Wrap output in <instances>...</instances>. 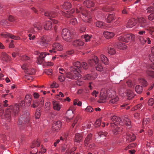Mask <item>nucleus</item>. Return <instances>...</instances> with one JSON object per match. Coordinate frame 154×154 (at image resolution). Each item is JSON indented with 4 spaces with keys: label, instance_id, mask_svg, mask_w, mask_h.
Here are the masks:
<instances>
[{
    "label": "nucleus",
    "instance_id": "f257e3e1",
    "mask_svg": "<svg viewBox=\"0 0 154 154\" xmlns=\"http://www.w3.org/2000/svg\"><path fill=\"white\" fill-rule=\"evenodd\" d=\"M73 67H72L71 71L66 73L67 78L71 79L77 80L80 79L82 76L80 72H81L82 67L80 62L77 61L73 63Z\"/></svg>",
    "mask_w": 154,
    "mask_h": 154
},
{
    "label": "nucleus",
    "instance_id": "f03ea898",
    "mask_svg": "<svg viewBox=\"0 0 154 154\" xmlns=\"http://www.w3.org/2000/svg\"><path fill=\"white\" fill-rule=\"evenodd\" d=\"M25 101H21L20 104H15L14 107L11 106L8 108L5 112V116L6 118L10 119L11 118V111H12L15 115L17 114L19 112L20 106H23L25 105Z\"/></svg>",
    "mask_w": 154,
    "mask_h": 154
},
{
    "label": "nucleus",
    "instance_id": "7ed1b4c3",
    "mask_svg": "<svg viewBox=\"0 0 154 154\" xmlns=\"http://www.w3.org/2000/svg\"><path fill=\"white\" fill-rule=\"evenodd\" d=\"M111 120L113 123L111 122L110 125L112 129L113 133L115 135H116L119 133V132L122 130L121 128L118 127L116 124L122 125L123 123L121 119L117 116H114L111 118Z\"/></svg>",
    "mask_w": 154,
    "mask_h": 154
},
{
    "label": "nucleus",
    "instance_id": "20e7f679",
    "mask_svg": "<svg viewBox=\"0 0 154 154\" xmlns=\"http://www.w3.org/2000/svg\"><path fill=\"white\" fill-rule=\"evenodd\" d=\"M80 12H81L80 17L82 19V17L83 18H85L84 20L85 22H89L91 20V17L88 14V13L86 10L84 9L81 6L78 5L76 8V12L79 13Z\"/></svg>",
    "mask_w": 154,
    "mask_h": 154
},
{
    "label": "nucleus",
    "instance_id": "39448f33",
    "mask_svg": "<svg viewBox=\"0 0 154 154\" xmlns=\"http://www.w3.org/2000/svg\"><path fill=\"white\" fill-rule=\"evenodd\" d=\"M135 38V36L134 35L127 33L122 34L118 37L119 41L125 42H128L131 40H134Z\"/></svg>",
    "mask_w": 154,
    "mask_h": 154
},
{
    "label": "nucleus",
    "instance_id": "423d86ee",
    "mask_svg": "<svg viewBox=\"0 0 154 154\" xmlns=\"http://www.w3.org/2000/svg\"><path fill=\"white\" fill-rule=\"evenodd\" d=\"M138 21L139 26L143 28L146 29V30L149 31V32L152 35L154 32V28L149 27L147 28L148 24L146 22V20L143 17H140L138 19Z\"/></svg>",
    "mask_w": 154,
    "mask_h": 154
},
{
    "label": "nucleus",
    "instance_id": "0eeeda50",
    "mask_svg": "<svg viewBox=\"0 0 154 154\" xmlns=\"http://www.w3.org/2000/svg\"><path fill=\"white\" fill-rule=\"evenodd\" d=\"M74 11L75 10L72 9L70 11H67L66 12H64L63 13V14L66 17L71 18L70 20V23L73 25H75L77 23L76 19L73 17V15L72 14Z\"/></svg>",
    "mask_w": 154,
    "mask_h": 154
},
{
    "label": "nucleus",
    "instance_id": "6e6552de",
    "mask_svg": "<svg viewBox=\"0 0 154 154\" xmlns=\"http://www.w3.org/2000/svg\"><path fill=\"white\" fill-rule=\"evenodd\" d=\"M50 40L48 37L43 36L41 37L39 40L36 43L42 48H46L48 45Z\"/></svg>",
    "mask_w": 154,
    "mask_h": 154
},
{
    "label": "nucleus",
    "instance_id": "1a4fd4ad",
    "mask_svg": "<svg viewBox=\"0 0 154 154\" xmlns=\"http://www.w3.org/2000/svg\"><path fill=\"white\" fill-rule=\"evenodd\" d=\"M66 115L68 117V119L71 120V122L72 123V127L73 128L75 125L77 123L79 119V117L77 116L74 118H72V117L74 116L73 111L71 109H68L66 112Z\"/></svg>",
    "mask_w": 154,
    "mask_h": 154
},
{
    "label": "nucleus",
    "instance_id": "9d476101",
    "mask_svg": "<svg viewBox=\"0 0 154 154\" xmlns=\"http://www.w3.org/2000/svg\"><path fill=\"white\" fill-rule=\"evenodd\" d=\"M61 34L63 38L66 41L69 42L72 41V34L67 29H63L62 30Z\"/></svg>",
    "mask_w": 154,
    "mask_h": 154
},
{
    "label": "nucleus",
    "instance_id": "9b49d317",
    "mask_svg": "<svg viewBox=\"0 0 154 154\" xmlns=\"http://www.w3.org/2000/svg\"><path fill=\"white\" fill-rule=\"evenodd\" d=\"M62 46L60 44L58 43H54L50 49L49 50L50 53L55 54L57 53V51H61L63 50Z\"/></svg>",
    "mask_w": 154,
    "mask_h": 154
},
{
    "label": "nucleus",
    "instance_id": "f8f14e48",
    "mask_svg": "<svg viewBox=\"0 0 154 154\" xmlns=\"http://www.w3.org/2000/svg\"><path fill=\"white\" fill-rule=\"evenodd\" d=\"M106 100H108V89L103 88L101 91L100 100H98V102L99 103H103Z\"/></svg>",
    "mask_w": 154,
    "mask_h": 154
},
{
    "label": "nucleus",
    "instance_id": "ddd939ff",
    "mask_svg": "<svg viewBox=\"0 0 154 154\" xmlns=\"http://www.w3.org/2000/svg\"><path fill=\"white\" fill-rule=\"evenodd\" d=\"M29 114L26 112V114L21 116L18 122V124L21 125L23 124L28 123L29 121Z\"/></svg>",
    "mask_w": 154,
    "mask_h": 154
},
{
    "label": "nucleus",
    "instance_id": "4468645a",
    "mask_svg": "<svg viewBox=\"0 0 154 154\" xmlns=\"http://www.w3.org/2000/svg\"><path fill=\"white\" fill-rule=\"evenodd\" d=\"M61 126V122L60 121L53 123L52 127V130L54 131H58Z\"/></svg>",
    "mask_w": 154,
    "mask_h": 154
},
{
    "label": "nucleus",
    "instance_id": "2eb2a0df",
    "mask_svg": "<svg viewBox=\"0 0 154 154\" xmlns=\"http://www.w3.org/2000/svg\"><path fill=\"white\" fill-rule=\"evenodd\" d=\"M1 35L4 37H9L10 38L14 40H18L20 38L18 36L13 35L11 34H10L7 32H4L3 33H2L1 34Z\"/></svg>",
    "mask_w": 154,
    "mask_h": 154
},
{
    "label": "nucleus",
    "instance_id": "dca6fc26",
    "mask_svg": "<svg viewBox=\"0 0 154 154\" xmlns=\"http://www.w3.org/2000/svg\"><path fill=\"white\" fill-rule=\"evenodd\" d=\"M124 95L126 96L127 99L130 100L132 99L134 97L135 94L133 93L132 91L131 90H128L124 93Z\"/></svg>",
    "mask_w": 154,
    "mask_h": 154
},
{
    "label": "nucleus",
    "instance_id": "f3484780",
    "mask_svg": "<svg viewBox=\"0 0 154 154\" xmlns=\"http://www.w3.org/2000/svg\"><path fill=\"white\" fill-rule=\"evenodd\" d=\"M137 20L134 18L130 19L127 24V27L128 28H132L135 26L137 23Z\"/></svg>",
    "mask_w": 154,
    "mask_h": 154
},
{
    "label": "nucleus",
    "instance_id": "a211bd4d",
    "mask_svg": "<svg viewBox=\"0 0 154 154\" xmlns=\"http://www.w3.org/2000/svg\"><path fill=\"white\" fill-rule=\"evenodd\" d=\"M83 137L81 134L79 133H76L74 141L75 142L80 143L82 140Z\"/></svg>",
    "mask_w": 154,
    "mask_h": 154
},
{
    "label": "nucleus",
    "instance_id": "6ab92c4d",
    "mask_svg": "<svg viewBox=\"0 0 154 154\" xmlns=\"http://www.w3.org/2000/svg\"><path fill=\"white\" fill-rule=\"evenodd\" d=\"M45 15L49 17L50 20L55 17L57 15L54 12L52 11L51 12H47L45 13Z\"/></svg>",
    "mask_w": 154,
    "mask_h": 154
},
{
    "label": "nucleus",
    "instance_id": "aec40b11",
    "mask_svg": "<svg viewBox=\"0 0 154 154\" xmlns=\"http://www.w3.org/2000/svg\"><path fill=\"white\" fill-rule=\"evenodd\" d=\"M98 59L97 56H94V58L93 59H90L88 61V63L91 66H92L94 63L96 64H97L98 62Z\"/></svg>",
    "mask_w": 154,
    "mask_h": 154
},
{
    "label": "nucleus",
    "instance_id": "412c9836",
    "mask_svg": "<svg viewBox=\"0 0 154 154\" xmlns=\"http://www.w3.org/2000/svg\"><path fill=\"white\" fill-rule=\"evenodd\" d=\"M114 46L115 47L123 50L126 49L127 47L124 43H122L121 42L116 43Z\"/></svg>",
    "mask_w": 154,
    "mask_h": 154
},
{
    "label": "nucleus",
    "instance_id": "4be33fe9",
    "mask_svg": "<svg viewBox=\"0 0 154 154\" xmlns=\"http://www.w3.org/2000/svg\"><path fill=\"white\" fill-rule=\"evenodd\" d=\"M103 35L106 38L109 39L113 37L114 35V34L113 32L106 31L104 32Z\"/></svg>",
    "mask_w": 154,
    "mask_h": 154
},
{
    "label": "nucleus",
    "instance_id": "5701e85b",
    "mask_svg": "<svg viewBox=\"0 0 154 154\" xmlns=\"http://www.w3.org/2000/svg\"><path fill=\"white\" fill-rule=\"evenodd\" d=\"M52 27V21H47L44 25V28L46 30L50 29Z\"/></svg>",
    "mask_w": 154,
    "mask_h": 154
},
{
    "label": "nucleus",
    "instance_id": "b1692460",
    "mask_svg": "<svg viewBox=\"0 0 154 154\" xmlns=\"http://www.w3.org/2000/svg\"><path fill=\"white\" fill-rule=\"evenodd\" d=\"M97 77V76L96 75L94 76L91 74H88L85 75L83 78L85 80H93Z\"/></svg>",
    "mask_w": 154,
    "mask_h": 154
},
{
    "label": "nucleus",
    "instance_id": "393cba45",
    "mask_svg": "<svg viewBox=\"0 0 154 154\" xmlns=\"http://www.w3.org/2000/svg\"><path fill=\"white\" fill-rule=\"evenodd\" d=\"M32 101L31 96L29 94H27L25 97V101L27 103L28 106L30 105V103Z\"/></svg>",
    "mask_w": 154,
    "mask_h": 154
},
{
    "label": "nucleus",
    "instance_id": "a878e982",
    "mask_svg": "<svg viewBox=\"0 0 154 154\" xmlns=\"http://www.w3.org/2000/svg\"><path fill=\"white\" fill-rule=\"evenodd\" d=\"M53 107L54 110L59 111L60 109V104L57 103L55 101H53Z\"/></svg>",
    "mask_w": 154,
    "mask_h": 154
},
{
    "label": "nucleus",
    "instance_id": "bb28decb",
    "mask_svg": "<svg viewBox=\"0 0 154 154\" xmlns=\"http://www.w3.org/2000/svg\"><path fill=\"white\" fill-rule=\"evenodd\" d=\"M115 15L114 13H112L106 16L107 17L106 18L107 22L109 23L112 21L114 19Z\"/></svg>",
    "mask_w": 154,
    "mask_h": 154
},
{
    "label": "nucleus",
    "instance_id": "cd10ccee",
    "mask_svg": "<svg viewBox=\"0 0 154 154\" xmlns=\"http://www.w3.org/2000/svg\"><path fill=\"white\" fill-rule=\"evenodd\" d=\"M92 134H88L84 141L85 146L88 145L92 139Z\"/></svg>",
    "mask_w": 154,
    "mask_h": 154
},
{
    "label": "nucleus",
    "instance_id": "c85d7f7f",
    "mask_svg": "<svg viewBox=\"0 0 154 154\" xmlns=\"http://www.w3.org/2000/svg\"><path fill=\"white\" fill-rule=\"evenodd\" d=\"M34 28L36 29V30L38 31L41 30L42 29V25L40 22L35 23L33 24Z\"/></svg>",
    "mask_w": 154,
    "mask_h": 154
},
{
    "label": "nucleus",
    "instance_id": "c756f323",
    "mask_svg": "<svg viewBox=\"0 0 154 154\" xmlns=\"http://www.w3.org/2000/svg\"><path fill=\"white\" fill-rule=\"evenodd\" d=\"M93 85L92 82H90L89 83V85H88V88H85L83 90V92L86 93H88L90 92V91L93 88Z\"/></svg>",
    "mask_w": 154,
    "mask_h": 154
},
{
    "label": "nucleus",
    "instance_id": "7c9ffc66",
    "mask_svg": "<svg viewBox=\"0 0 154 154\" xmlns=\"http://www.w3.org/2000/svg\"><path fill=\"white\" fill-rule=\"evenodd\" d=\"M84 4L87 8L92 7L94 5V3L92 1L89 0L85 1Z\"/></svg>",
    "mask_w": 154,
    "mask_h": 154
},
{
    "label": "nucleus",
    "instance_id": "2f4dec72",
    "mask_svg": "<svg viewBox=\"0 0 154 154\" xmlns=\"http://www.w3.org/2000/svg\"><path fill=\"white\" fill-rule=\"evenodd\" d=\"M73 44L75 46H79L83 45L84 43L80 40H76L73 42Z\"/></svg>",
    "mask_w": 154,
    "mask_h": 154
},
{
    "label": "nucleus",
    "instance_id": "473e14b6",
    "mask_svg": "<svg viewBox=\"0 0 154 154\" xmlns=\"http://www.w3.org/2000/svg\"><path fill=\"white\" fill-rule=\"evenodd\" d=\"M116 95V92L112 90L108 89V100L114 97Z\"/></svg>",
    "mask_w": 154,
    "mask_h": 154
},
{
    "label": "nucleus",
    "instance_id": "72a5a7b5",
    "mask_svg": "<svg viewBox=\"0 0 154 154\" xmlns=\"http://www.w3.org/2000/svg\"><path fill=\"white\" fill-rule=\"evenodd\" d=\"M35 72V70L33 68H31L30 67L28 68L26 72L29 75H34Z\"/></svg>",
    "mask_w": 154,
    "mask_h": 154
},
{
    "label": "nucleus",
    "instance_id": "f704fd0d",
    "mask_svg": "<svg viewBox=\"0 0 154 154\" xmlns=\"http://www.w3.org/2000/svg\"><path fill=\"white\" fill-rule=\"evenodd\" d=\"M71 5L69 2L64 3L63 5L60 6L62 8H63L65 9H69L71 8Z\"/></svg>",
    "mask_w": 154,
    "mask_h": 154
},
{
    "label": "nucleus",
    "instance_id": "c9c22d12",
    "mask_svg": "<svg viewBox=\"0 0 154 154\" xmlns=\"http://www.w3.org/2000/svg\"><path fill=\"white\" fill-rule=\"evenodd\" d=\"M100 59L102 62L105 65L108 63V60L106 57L105 55L101 54L100 55Z\"/></svg>",
    "mask_w": 154,
    "mask_h": 154
},
{
    "label": "nucleus",
    "instance_id": "e433bc0d",
    "mask_svg": "<svg viewBox=\"0 0 154 154\" xmlns=\"http://www.w3.org/2000/svg\"><path fill=\"white\" fill-rule=\"evenodd\" d=\"M135 90L137 93L140 94L143 91L142 87L140 85H137L135 87Z\"/></svg>",
    "mask_w": 154,
    "mask_h": 154
},
{
    "label": "nucleus",
    "instance_id": "4c0bfd02",
    "mask_svg": "<svg viewBox=\"0 0 154 154\" xmlns=\"http://www.w3.org/2000/svg\"><path fill=\"white\" fill-rule=\"evenodd\" d=\"M82 38L85 39V40L86 42L90 41V39L92 37V35H88V34L83 35L82 36Z\"/></svg>",
    "mask_w": 154,
    "mask_h": 154
},
{
    "label": "nucleus",
    "instance_id": "58836bf2",
    "mask_svg": "<svg viewBox=\"0 0 154 154\" xmlns=\"http://www.w3.org/2000/svg\"><path fill=\"white\" fill-rule=\"evenodd\" d=\"M40 145V142L39 140H36L32 143L31 146L32 148H33L35 147H38Z\"/></svg>",
    "mask_w": 154,
    "mask_h": 154
},
{
    "label": "nucleus",
    "instance_id": "ea45409f",
    "mask_svg": "<svg viewBox=\"0 0 154 154\" xmlns=\"http://www.w3.org/2000/svg\"><path fill=\"white\" fill-rule=\"evenodd\" d=\"M111 99L110 100V103H115L117 102L119 99V97L117 96H114V97H113L111 98Z\"/></svg>",
    "mask_w": 154,
    "mask_h": 154
},
{
    "label": "nucleus",
    "instance_id": "a19ab883",
    "mask_svg": "<svg viewBox=\"0 0 154 154\" xmlns=\"http://www.w3.org/2000/svg\"><path fill=\"white\" fill-rule=\"evenodd\" d=\"M124 122L125 124L127 126H130L131 125V121L127 116L124 117L123 119Z\"/></svg>",
    "mask_w": 154,
    "mask_h": 154
},
{
    "label": "nucleus",
    "instance_id": "79ce46f5",
    "mask_svg": "<svg viewBox=\"0 0 154 154\" xmlns=\"http://www.w3.org/2000/svg\"><path fill=\"white\" fill-rule=\"evenodd\" d=\"M140 83L144 87H146L148 85L147 82L144 79L141 78L139 80Z\"/></svg>",
    "mask_w": 154,
    "mask_h": 154
},
{
    "label": "nucleus",
    "instance_id": "37998d69",
    "mask_svg": "<svg viewBox=\"0 0 154 154\" xmlns=\"http://www.w3.org/2000/svg\"><path fill=\"white\" fill-rule=\"evenodd\" d=\"M51 103L49 102H47L45 103L44 109L45 110L48 112L50 109Z\"/></svg>",
    "mask_w": 154,
    "mask_h": 154
},
{
    "label": "nucleus",
    "instance_id": "c03bdc74",
    "mask_svg": "<svg viewBox=\"0 0 154 154\" xmlns=\"http://www.w3.org/2000/svg\"><path fill=\"white\" fill-rule=\"evenodd\" d=\"M146 74L148 76L152 78H154V72L149 70L146 72Z\"/></svg>",
    "mask_w": 154,
    "mask_h": 154
},
{
    "label": "nucleus",
    "instance_id": "a18cd8bd",
    "mask_svg": "<svg viewBox=\"0 0 154 154\" xmlns=\"http://www.w3.org/2000/svg\"><path fill=\"white\" fill-rule=\"evenodd\" d=\"M39 105V102L37 100L33 101L32 104L31 105V107L33 108H35Z\"/></svg>",
    "mask_w": 154,
    "mask_h": 154
},
{
    "label": "nucleus",
    "instance_id": "49530a36",
    "mask_svg": "<svg viewBox=\"0 0 154 154\" xmlns=\"http://www.w3.org/2000/svg\"><path fill=\"white\" fill-rule=\"evenodd\" d=\"M95 25L97 27L99 28H101L104 26V23L102 22L98 21L96 22Z\"/></svg>",
    "mask_w": 154,
    "mask_h": 154
},
{
    "label": "nucleus",
    "instance_id": "de8ad7c7",
    "mask_svg": "<svg viewBox=\"0 0 154 154\" xmlns=\"http://www.w3.org/2000/svg\"><path fill=\"white\" fill-rule=\"evenodd\" d=\"M139 41L142 45H144L146 42V40L144 39L142 36H139L138 37Z\"/></svg>",
    "mask_w": 154,
    "mask_h": 154
},
{
    "label": "nucleus",
    "instance_id": "09e8293b",
    "mask_svg": "<svg viewBox=\"0 0 154 154\" xmlns=\"http://www.w3.org/2000/svg\"><path fill=\"white\" fill-rule=\"evenodd\" d=\"M40 110L39 109H36L35 114V116L36 119H38L40 116L41 113L39 111Z\"/></svg>",
    "mask_w": 154,
    "mask_h": 154
},
{
    "label": "nucleus",
    "instance_id": "8fccbe9b",
    "mask_svg": "<svg viewBox=\"0 0 154 154\" xmlns=\"http://www.w3.org/2000/svg\"><path fill=\"white\" fill-rule=\"evenodd\" d=\"M108 53L111 55H113L116 53V51L112 48H108Z\"/></svg>",
    "mask_w": 154,
    "mask_h": 154
},
{
    "label": "nucleus",
    "instance_id": "3c124183",
    "mask_svg": "<svg viewBox=\"0 0 154 154\" xmlns=\"http://www.w3.org/2000/svg\"><path fill=\"white\" fill-rule=\"evenodd\" d=\"M49 54V53L47 52H42L40 53L39 57L45 60L44 58L47 55H48Z\"/></svg>",
    "mask_w": 154,
    "mask_h": 154
},
{
    "label": "nucleus",
    "instance_id": "603ef678",
    "mask_svg": "<svg viewBox=\"0 0 154 154\" xmlns=\"http://www.w3.org/2000/svg\"><path fill=\"white\" fill-rule=\"evenodd\" d=\"M82 68L83 69H86L88 68V66L87 63L85 62H83L81 64Z\"/></svg>",
    "mask_w": 154,
    "mask_h": 154
},
{
    "label": "nucleus",
    "instance_id": "864d4df0",
    "mask_svg": "<svg viewBox=\"0 0 154 154\" xmlns=\"http://www.w3.org/2000/svg\"><path fill=\"white\" fill-rule=\"evenodd\" d=\"M44 60L43 59H42L39 57L37 58L36 62L38 64H41L44 62Z\"/></svg>",
    "mask_w": 154,
    "mask_h": 154
},
{
    "label": "nucleus",
    "instance_id": "5fc2aeb1",
    "mask_svg": "<svg viewBox=\"0 0 154 154\" xmlns=\"http://www.w3.org/2000/svg\"><path fill=\"white\" fill-rule=\"evenodd\" d=\"M150 120V118H146L144 119V120L143 122V124L144 125H146L147 124L149 123V121Z\"/></svg>",
    "mask_w": 154,
    "mask_h": 154
},
{
    "label": "nucleus",
    "instance_id": "6e6d98bb",
    "mask_svg": "<svg viewBox=\"0 0 154 154\" xmlns=\"http://www.w3.org/2000/svg\"><path fill=\"white\" fill-rule=\"evenodd\" d=\"M96 69L99 71H101L103 70V67L100 64H99L96 66Z\"/></svg>",
    "mask_w": 154,
    "mask_h": 154
},
{
    "label": "nucleus",
    "instance_id": "4d7b16f0",
    "mask_svg": "<svg viewBox=\"0 0 154 154\" xmlns=\"http://www.w3.org/2000/svg\"><path fill=\"white\" fill-rule=\"evenodd\" d=\"M101 121L100 119H98L97 120L95 123V127H99L101 125Z\"/></svg>",
    "mask_w": 154,
    "mask_h": 154
},
{
    "label": "nucleus",
    "instance_id": "13d9d810",
    "mask_svg": "<svg viewBox=\"0 0 154 154\" xmlns=\"http://www.w3.org/2000/svg\"><path fill=\"white\" fill-rule=\"evenodd\" d=\"M147 12L152 13L154 12V7L152 6L149 7L147 9Z\"/></svg>",
    "mask_w": 154,
    "mask_h": 154
},
{
    "label": "nucleus",
    "instance_id": "bf43d9fd",
    "mask_svg": "<svg viewBox=\"0 0 154 154\" xmlns=\"http://www.w3.org/2000/svg\"><path fill=\"white\" fill-rule=\"evenodd\" d=\"M0 24L1 25L3 26L8 25V24L7 20H2Z\"/></svg>",
    "mask_w": 154,
    "mask_h": 154
},
{
    "label": "nucleus",
    "instance_id": "052dcab7",
    "mask_svg": "<svg viewBox=\"0 0 154 154\" xmlns=\"http://www.w3.org/2000/svg\"><path fill=\"white\" fill-rule=\"evenodd\" d=\"M131 135L129 134H127L126 136V141H128V142L131 141Z\"/></svg>",
    "mask_w": 154,
    "mask_h": 154
},
{
    "label": "nucleus",
    "instance_id": "680f3d73",
    "mask_svg": "<svg viewBox=\"0 0 154 154\" xmlns=\"http://www.w3.org/2000/svg\"><path fill=\"white\" fill-rule=\"evenodd\" d=\"M74 52L73 50H71L68 51L66 52V54L64 55V57L67 56L68 55H70L74 53Z\"/></svg>",
    "mask_w": 154,
    "mask_h": 154
},
{
    "label": "nucleus",
    "instance_id": "e2e57ef3",
    "mask_svg": "<svg viewBox=\"0 0 154 154\" xmlns=\"http://www.w3.org/2000/svg\"><path fill=\"white\" fill-rule=\"evenodd\" d=\"M58 79L60 82H63L65 81V78L63 75H60L59 76Z\"/></svg>",
    "mask_w": 154,
    "mask_h": 154
},
{
    "label": "nucleus",
    "instance_id": "0e129e2a",
    "mask_svg": "<svg viewBox=\"0 0 154 154\" xmlns=\"http://www.w3.org/2000/svg\"><path fill=\"white\" fill-rule=\"evenodd\" d=\"M107 134V133L106 131L103 132L102 131H101L100 132L98 133V134L100 137H101L102 135L106 136Z\"/></svg>",
    "mask_w": 154,
    "mask_h": 154
},
{
    "label": "nucleus",
    "instance_id": "69168bd1",
    "mask_svg": "<svg viewBox=\"0 0 154 154\" xmlns=\"http://www.w3.org/2000/svg\"><path fill=\"white\" fill-rule=\"evenodd\" d=\"M154 18V14H151L148 16V19L149 20H152Z\"/></svg>",
    "mask_w": 154,
    "mask_h": 154
},
{
    "label": "nucleus",
    "instance_id": "338daca9",
    "mask_svg": "<svg viewBox=\"0 0 154 154\" xmlns=\"http://www.w3.org/2000/svg\"><path fill=\"white\" fill-rule=\"evenodd\" d=\"M59 73L62 74H64L66 73V72L64 69L62 68H60L59 69Z\"/></svg>",
    "mask_w": 154,
    "mask_h": 154
},
{
    "label": "nucleus",
    "instance_id": "774afa93",
    "mask_svg": "<svg viewBox=\"0 0 154 154\" xmlns=\"http://www.w3.org/2000/svg\"><path fill=\"white\" fill-rule=\"evenodd\" d=\"M93 110V108L90 106H88L85 109V110L86 112H91Z\"/></svg>",
    "mask_w": 154,
    "mask_h": 154
}]
</instances>
